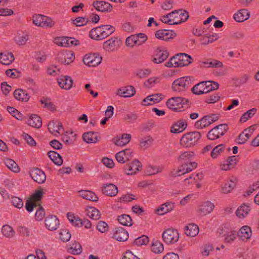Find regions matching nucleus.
I'll return each mask as SVG.
<instances>
[{
	"mask_svg": "<svg viewBox=\"0 0 259 259\" xmlns=\"http://www.w3.org/2000/svg\"><path fill=\"white\" fill-rule=\"evenodd\" d=\"M194 155L192 152L188 151L182 153L179 158V159L183 162H188V161L192 159ZM197 163L195 162H190L189 163H185L183 164L179 170H177L173 175L175 177L180 176L186 173L192 171L193 169L197 167Z\"/></svg>",
	"mask_w": 259,
	"mask_h": 259,
	"instance_id": "1",
	"label": "nucleus"
},
{
	"mask_svg": "<svg viewBox=\"0 0 259 259\" xmlns=\"http://www.w3.org/2000/svg\"><path fill=\"white\" fill-rule=\"evenodd\" d=\"M201 137V135L200 132L188 133L182 136L180 140V144L183 147H191L196 144Z\"/></svg>",
	"mask_w": 259,
	"mask_h": 259,
	"instance_id": "2",
	"label": "nucleus"
},
{
	"mask_svg": "<svg viewBox=\"0 0 259 259\" xmlns=\"http://www.w3.org/2000/svg\"><path fill=\"white\" fill-rule=\"evenodd\" d=\"M191 85V79L189 76H184L175 80L171 85V89L176 92H184Z\"/></svg>",
	"mask_w": 259,
	"mask_h": 259,
	"instance_id": "3",
	"label": "nucleus"
},
{
	"mask_svg": "<svg viewBox=\"0 0 259 259\" xmlns=\"http://www.w3.org/2000/svg\"><path fill=\"white\" fill-rule=\"evenodd\" d=\"M188 102V100L181 97H172L166 102L167 107L175 112H180L183 110V106Z\"/></svg>",
	"mask_w": 259,
	"mask_h": 259,
	"instance_id": "4",
	"label": "nucleus"
},
{
	"mask_svg": "<svg viewBox=\"0 0 259 259\" xmlns=\"http://www.w3.org/2000/svg\"><path fill=\"white\" fill-rule=\"evenodd\" d=\"M163 241L168 244H174L179 239V234L176 229L169 228L165 230L162 233Z\"/></svg>",
	"mask_w": 259,
	"mask_h": 259,
	"instance_id": "5",
	"label": "nucleus"
},
{
	"mask_svg": "<svg viewBox=\"0 0 259 259\" xmlns=\"http://www.w3.org/2000/svg\"><path fill=\"white\" fill-rule=\"evenodd\" d=\"M102 61V57L97 54L86 55L83 58L84 64L89 67H95L99 65Z\"/></svg>",
	"mask_w": 259,
	"mask_h": 259,
	"instance_id": "6",
	"label": "nucleus"
},
{
	"mask_svg": "<svg viewBox=\"0 0 259 259\" xmlns=\"http://www.w3.org/2000/svg\"><path fill=\"white\" fill-rule=\"evenodd\" d=\"M112 238L118 241L124 242L128 239V233L123 228H115L113 230Z\"/></svg>",
	"mask_w": 259,
	"mask_h": 259,
	"instance_id": "7",
	"label": "nucleus"
},
{
	"mask_svg": "<svg viewBox=\"0 0 259 259\" xmlns=\"http://www.w3.org/2000/svg\"><path fill=\"white\" fill-rule=\"evenodd\" d=\"M214 208V205L209 201L202 202L198 207L197 212L200 215L204 216L211 213Z\"/></svg>",
	"mask_w": 259,
	"mask_h": 259,
	"instance_id": "8",
	"label": "nucleus"
},
{
	"mask_svg": "<svg viewBox=\"0 0 259 259\" xmlns=\"http://www.w3.org/2000/svg\"><path fill=\"white\" fill-rule=\"evenodd\" d=\"M142 166V165L139 160H135L125 166V172L127 175L135 174L138 171L141 169Z\"/></svg>",
	"mask_w": 259,
	"mask_h": 259,
	"instance_id": "9",
	"label": "nucleus"
},
{
	"mask_svg": "<svg viewBox=\"0 0 259 259\" xmlns=\"http://www.w3.org/2000/svg\"><path fill=\"white\" fill-rule=\"evenodd\" d=\"M30 175L31 178L38 184L44 183L46 180V176L43 171L38 168L32 169Z\"/></svg>",
	"mask_w": 259,
	"mask_h": 259,
	"instance_id": "10",
	"label": "nucleus"
},
{
	"mask_svg": "<svg viewBox=\"0 0 259 259\" xmlns=\"http://www.w3.org/2000/svg\"><path fill=\"white\" fill-rule=\"evenodd\" d=\"M220 234L221 237L226 243H232L236 238L237 234L235 231L232 230H221Z\"/></svg>",
	"mask_w": 259,
	"mask_h": 259,
	"instance_id": "11",
	"label": "nucleus"
},
{
	"mask_svg": "<svg viewBox=\"0 0 259 259\" xmlns=\"http://www.w3.org/2000/svg\"><path fill=\"white\" fill-rule=\"evenodd\" d=\"M75 59L74 54L72 52H64L58 55L57 60L64 64H69Z\"/></svg>",
	"mask_w": 259,
	"mask_h": 259,
	"instance_id": "12",
	"label": "nucleus"
},
{
	"mask_svg": "<svg viewBox=\"0 0 259 259\" xmlns=\"http://www.w3.org/2000/svg\"><path fill=\"white\" fill-rule=\"evenodd\" d=\"M59 224V220L55 215H49L45 219L46 226L50 231L56 230Z\"/></svg>",
	"mask_w": 259,
	"mask_h": 259,
	"instance_id": "13",
	"label": "nucleus"
},
{
	"mask_svg": "<svg viewBox=\"0 0 259 259\" xmlns=\"http://www.w3.org/2000/svg\"><path fill=\"white\" fill-rule=\"evenodd\" d=\"M168 55L169 54L167 50L157 48L155 50L154 58L152 61L156 64L161 63L168 58Z\"/></svg>",
	"mask_w": 259,
	"mask_h": 259,
	"instance_id": "14",
	"label": "nucleus"
},
{
	"mask_svg": "<svg viewBox=\"0 0 259 259\" xmlns=\"http://www.w3.org/2000/svg\"><path fill=\"white\" fill-rule=\"evenodd\" d=\"M155 36L159 39L168 40L169 39L173 38L176 36V33L173 31L161 29L156 31Z\"/></svg>",
	"mask_w": 259,
	"mask_h": 259,
	"instance_id": "15",
	"label": "nucleus"
},
{
	"mask_svg": "<svg viewBox=\"0 0 259 259\" xmlns=\"http://www.w3.org/2000/svg\"><path fill=\"white\" fill-rule=\"evenodd\" d=\"M93 6L96 10L102 12H110L112 10V5L104 1H94Z\"/></svg>",
	"mask_w": 259,
	"mask_h": 259,
	"instance_id": "16",
	"label": "nucleus"
},
{
	"mask_svg": "<svg viewBox=\"0 0 259 259\" xmlns=\"http://www.w3.org/2000/svg\"><path fill=\"white\" fill-rule=\"evenodd\" d=\"M102 192L104 194L113 197L115 196L118 193L117 187L113 184H106L102 187Z\"/></svg>",
	"mask_w": 259,
	"mask_h": 259,
	"instance_id": "17",
	"label": "nucleus"
},
{
	"mask_svg": "<svg viewBox=\"0 0 259 259\" xmlns=\"http://www.w3.org/2000/svg\"><path fill=\"white\" fill-rule=\"evenodd\" d=\"M176 14H178V10H175L166 15L162 16L161 20L163 23L169 25L179 24L181 23V22H177V21H175L176 18H175L174 17L176 16Z\"/></svg>",
	"mask_w": 259,
	"mask_h": 259,
	"instance_id": "18",
	"label": "nucleus"
},
{
	"mask_svg": "<svg viewBox=\"0 0 259 259\" xmlns=\"http://www.w3.org/2000/svg\"><path fill=\"white\" fill-rule=\"evenodd\" d=\"M163 98V95L161 94H153L147 96L144 99L142 102V105L144 106H148L152 104L150 102L153 103H159Z\"/></svg>",
	"mask_w": 259,
	"mask_h": 259,
	"instance_id": "19",
	"label": "nucleus"
},
{
	"mask_svg": "<svg viewBox=\"0 0 259 259\" xmlns=\"http://www.w3.org/2000/svg\"><path fill=\"white\" fill-rule=\"evenodd\" d=\"M136 93V91L133 86L130 85L117 90V95L124 98L131 97Z\"/></svg>",
	"mask_w": 259,
	"mask_h": 259,
	"instance_id": "20",
	"label": "nucleus"
},
{
	"mask_svg": "<svg viewBox=\"0 0 259 259\" xmlns=\"http://www.w3.org/2000/svg\"><path fill=\"white\" fill-rule=\"evenodd\" d=\"M58 83L62 89L67 90L72 87L73 80L70 76H62L58 79Z\"/></svg>",
	"mask_w": 259,
	"mask_h": 259,
	"instance_id": "21",
	"label": "nucleus"
},
{
	"mask_svg": "<svg viewBox=\"0 0 259 259\" xmlns=\"http://www.w3.org/2000/svg\"><path fill=\"white\" fill-rule=\"evenodd\" d=\"M234 20L238 22H243L249 18L248 11L246 9H241L235 13L233 16Z\"/></svg>",
	"mask_w": 259,
	"mask_h": 259,
	"instance_id": "22",
	"label": "nucleus"
},
{
	"mask_svg": "<svg viewBox=\"0 0 259 259\" xmlns=\"http://www.w3.org/2000/svg\"><path fill=\"white\" fill-rule=\"evenodd\" d=\"M251 230L248 226L242 227L238 232V236L242 240L249 239L251 236Z\"/></svg>",
	"mask_w": 259,
	"mask_h": 259,
	"instance_id": "23",
	"label": "nucleus"
},
{
	"mask_svg": "<svg viewBox=\"0 0 259 259\" xmlns=\"http://www.w3.org/2000/svg\"><path fill=\"white\" fill-rule=\"evenodd\" d=\"M187 126L186 121L184 119H180L172 126L170 131L172 133H181L187 127Z\"/></svg>",
	"mask_w": 259,
	"mask_h": 259,
	"instance_id": "24",
	"label": "nucleus"
},
{
	"mask_svg": "<svg viewBox=\"0 0 259 259\" xmlns=\"http://www.w3.org/2000/svg\"><path fill=\"white\" fill-rule=\"evenodd\" d=\"M237 159L236 156H230L227 160L221 165V168L224 170H228L233 168L236 164Z\"/></svg>",
	"mask_w": 259,
	"mask_h": 259,
	"instance_id": "25",
	"label": "nucleus"
},
{
	"mask_svg": "<svg viewBox=\"0 0 259 259\" xmlns=\"http://www.w3.org/2000/svg\"><path fill=\"white\" fill-rule=\"evenodd\" d=\"M117 37H113L105 41L103 44V48L106 51L113 52L118 42Z\"/></svg>",
	"mask_w": 259,
	"mask_h": 259,
	"instance_id": "26",
	"label": "nucleus"
},
{
	"mask_svg": "<svg viewBox=\"0 0 259 259\" xmlns=\"http://www.w3.org/2000/svg\"><path fill=\"white\" fill-rule=\"evenodd\" d=\"M80 196L83 199L96 202L98 201V197L96 194L90 190H81L78 192Z\"/></svg>",
	"mask_w": 259,
	"mask_h": 259,
	"instance_id": "27",
	"label": "nucleus"
},
{
	"mask_svg": "<svg viewBox=\"0 0 259 259\" xmlns=\"http://www.w3.org/2000/svg\"><path fill=\"white\" fill-rule=\"evenodd\" d=\"M185 231L187 236L193 237L198 234L199 228L195 224H190L185 227Z\"/></svg>",
	"mask_w": 259,
	"mask_h": 259,
	"instance_id": "28",
	"label": "nucleus"
},
{
	"mask_svg": "<svg viewBox=\"0 0 259 259\" xmlns=\"http://www.w3.org/2000/svg\"><path fill=\"white\" fill-rule=\"evenodd\" d=\"M250 210V207L249 205L243 204L238 208L236 214L238 218L243 219L247 215Z\"/></svg>",
	"mask_w": 259,
	"mask_h": 259,
	"instance_id": "29",
	"label": "nucleus"
},
{
	"mask_svg": "<svg viewBox=\"0 0 259 259\" xmlns=\"http://www.w3.org/2000/svg\"><path fill=\"white\" fill-rule=\"evenodd\" d=\"M14 96L16 99L22 102H27L29 99V96L26 91L22 89H17L14 92Z\"/></svg>",
	"mask_w": 259,
	"mask_h": 259,
	"instance_id": "30",
	"label": "nucleus"
},
{
	"mask_svg": "<svg viewBox=\"0 0 259 259\" xmlns=\"http://www.w3.org/2000/svg\"><path fill=\"white\" fill-rule=\"evenodd\" d=\"M174 207V203L172 202H166L162 205L156 209V212L159 215H162L173 209Z\"/></svg>",
	"mask_w": 259,
	"mask_h": 259,
	"instance_id": "31",
	"label": "nucleus"
},
{
	"mask_svg": "<svg viewBox=\"0 0 259 259\" xmlns=\"http://www.w3.org/2000/svg\"><path fill=\"white\" fill-rule=\"evenodd\" d=\"M28 124L36 128H39L41 126L42 121L41 118L37 115L33 114L30 116L27 121Z\"/></svg>",
	"mask_w": 259,
	"mask_h": 259,
	"instance_id": "32",
	"label": "nucleus"
},
{
	"mask_svg": "<svg viewBox=\"0 0 259 259\" xmlns=\"http://www.w3.org/2000/svg\"><path fill=\"white\" fill-rule=\"evenodd\" d=\"M131 140V135L128 134H123L121 138L114 139L115 144L119 146H123L128 143Z\"/></svg>",
	"mask_w": 259,
	"mask_h": 259,
	"instance_id": "33",
	"label": "nucleus"
},
{
	"mask_svg": "<svg viewBox=\"0 0 259 259\" xmlns=\"http://www.w3.org/2000/svg\"><path fill=\"white\" fill-rule=\"evenodd\" d=\"M49 157L56 165L60 166L63 163V159L61 155L57 152L50 151L48 153Z\"/></svg>",
	"mask_w": 259,
	"mask_h": 259,
	"instance_id": "34",
	"label": "nucleus"
},
{
	"mask_svg": "<svg viewBox=\"0 0 259 259\" xmlns=\"http://www.w3.org/2000/svg\"><path fill=\"white\" fill-rule=\"evenodd\" d=\"M82 138L83 141L87 143H95L98 141L97 133L93 132H89L83 134Z\"/></svg>",
	"mask_w": 259,
	"mask_h": 259,
	"instance_id": "35",
	"label": "nucleus"
},
{
	"mask_svg": "<svg viewBox=\"0 0 259 259\" xmlns=\"http://www.w3.org/2000/svg\"><path fill=\"white\" fill-rule=\"evenodd\" d=\"M14 60L13 54L11 53H1L0 62L4 65H9Z\"/></svg>",
	"mask_w": 259,
	"mask_h": 259,
	"instance_id": "36",
	"label": "nucleus"
},
{
	"mask_svg": "<svg viewBox=\"0 0 259 259\" xmlns=\"http://www.w3.org/2000/svg\"><path fill=\"white\" fill-rule=\"evenodd\" d=\"M101 26L92 29L89 33L90 37L93 39L100 40L103 39Z\"/></svg>",
	"mask_w": 259,
	"mask_h": 259,
	"instance_id": "37",
	"label": "nucleus"
},
{
	"mask_svg": "<svg viewBox=\"0 0 259 259\" xmlns=\"http://www.w3.org/2000/svg\"><path fill=\"white\" fill-rule=\"evenodd\" d=\"M208 115L203 116L195 123V127L197 129H203L211 124Z\"/></svg>",
	"mask_w": 259,
	"mask_h": 259,
	"instance_id": "38",
	"label": "nucleus"
},
{
	"mask_svg": "<svg viewBox=\"0 0 259 259\" xmlns=\"http://www.w3.org/2000/svg\"><path fill=\"white\" fill-rule=\"evenodd\" d=\"M62 127V123L59 121H52L50 122L48 124V129L50 132L52 134L59 133V130Z\"/></svg>",
	"mask_w": 259,
	"mask_h": 259,
	"instance_id": "39",
	"label": "nucleus"
},
{
	"mask_svg": "<svg viewBox=\"0 0 259 259\" xmlns=\"http://www.w3.org/2000/svg\"><path fill=\"white\" fill-rule=\"evenodd\" d=\"M103 38L104 39L112 34L115 30L114 27L111 25H101Z\"/></svg>",
	"mask_w": 259,
	"mask_h": 259,
	"instance_id": "40",
	"label": "nucleus"
},
{
	"mask_svg": "<svg viewBox=\"0 0 259 259\" xmlns=\"http://www.w3.org/2000/svg\"><path fill=\"white\" fill-rule=\"evenodd\" d=\"M178 57H179L180 64L182 65V67L187 66L192 62L191 60H192V58L187 54H178Z\"/></svg>",
	"mask_w": 259,
	"mask_h": 259,
	"instance_id": "41",
	"label": "nucleus"
},
{
	"mask_svg": "<svg viewBox=\"0 0 259 259\" xmlns=\"http://www.w3.org/2000/svg\"><path fill=\"white\" fill-rule=\"evenodd\" d=\"M5 164L10 170L14 172H18L20 171L18 165L12 159H6L5 160Z\"/></svg>",
	"mask_w": 259,
	"mask_h": 259,
	"instance_id": "42",
	"label": "nucleus"
},
{
	"mask_svg": "<svg viewBox=\"0 0 259 259\" xmlns=\"http://www.w3.org/2000/svg\"><path fill=\"white\" fill-rule=\"evenodd\" d=\"M165 65L167 67H182V65L180 64L179 57H178V54L172 57L170 59L165 63Z\"/></svg>",
	"mask_w": 259,
	"mask_h": 259,
	"instance_id": "43",
	"label": "nucleus"
},
{
	"mask_svg": "<svg viewBox=\"0 0 259 259\" xmlns=\"http://www.w3.org/2000/svg\"><path fill=\"white\" fill-rule=\"evenodd\" d=\"M204 92L207 93L211 91L217 90L219 88V84L218 82L212 81H204Z\"/></svg>",
	"mask_w": 259,
	"mask_h": 259,
	"instance_id": "44",
	"label": "nucleus"
},
{
	"mask_svg": "<svg viewBox=\"0 0 259 259\" xmlns=\"http://www.w3.org/2000/svg\"><path fill=\"white\" fill-rule=\"evenodd\" d=\"M118 222L125 226H131L132 225V220L131 217L127 214H122L118 218Z\"/></svg>",
	"mask_w": 259,
	"mask_h": 259,
	"instance_id": "45",
	"label": "nucleus"
},
{
	"mask_svg": "<svg viewBox=\"0 0 259 259\" xmlns=\"http://www.w3.org/2000/svg\"><path fill=\"white\" fill-rule=\"evenodd\" d=\"M87 214L90 218L94 220H98L100 218L99 210L94 207H90L87 210Z\"/></svg>",
	"mask_w": 259,
	"mask_h": 259,
	"instance_id": "46",
	"label": "nucleus"
},
{
	"mask_svg": "<svg viewBox=\"0 0 259 259\" xmlns=\"http://www.w3.org/2000/svg\"><path fill=\"white\" fill-rule=\"evenodd\" d=\"M203 81H201L197 84L195 85L192 89L191 91L194 94L199 95L205 94V88Z\"/></svg>",
	"mask_w": 259,
	"mask_h": 259,
	"instance_id": "47",
	"label": "nucleus"
},
{
	"mask_svg": "<svg viewBox=\"0 0 259 259\" xmlns=\"http://www.w3.org/2000/svg\"><path fill=\"white\" fill-rule=\"evenodd\" d=\"M256 109L253 108L245 113H244L240 118V121L241 122H245L252 116H253L256 112Z\"/></svg>",
	"mask_w": 259,
	"mask_h": 259,
	"instance_id": "48",
	"label": "nucleus"
},
{
	"mask_svg": "<svg viewBox=\"0 0 259 259\" xmlns=\"http://www.w3.org/2000/svg\"><path fill=\"white\" fill-rule=\"evenodd\" d=\"M43 195V192L41 190H36L31 196L29 200H31L38 205H40L39 202L41 201Z\"/></svg>",
	"mask_w": 259,
	"mask_h": 259,
	"instance_id": "49",
	"label": "nucleus"
},
{
	"mask_svg": "<svg viewBox=\"0 0 259 259\" xmlns=\"http://www.w3.org/2000/svg\"><path fill=\"white\" fill-rule=\"evenodd\" d=\"M151 249L155 253H160L163 251L164 247L161 242L155 241L152 244Z\"/></svg>",
	"mask_w": 259,
	"mask_h": 259,
	"instance_id": "50",
	"label": "nucleus"
},
{
	"mask_svg": "<svg viewBox=\"0 0 259 259\" xmlns=\"http://www.w3.org/2000/svg\"><path fill=\"white\" fill-rule=\"evenodd\" d=\"M3 234L7 237H12L15 235V231L13 228L9 225H4L2 229Z\"/></svg>",
	"mask_w": 259,
	"mask_h": 259,
	"instance_id": "51",
	"label": "nucleus"
},
{
	"mask_svg": "<svg viewBox=\"0 0 259 259\" xmlns=\"http://www.w3.org/2000/svg\"><path fill=\"white\" fill-rule=\"evenodd\" d=\"M224 148L225 145L223 144H220L215 146L211 151L210 155L211 157L212 158H217L222 153Z\"/></svg>",
	"mask_w": 259,
	"mask_h": 259,
	"instance_id": "52",
	"label": "nucleus"
},
{
	"mask_svg": "<svg viewBox=\"0 0 259 259\" xmlns=\"http://www.w3.org/2000/svg\"><path fill=\"white\" fill-rule=\"evenodd\" d=\"M218 128V126H215L208 132L207 137L209 140H214L221 137L219 132H217Z\"/></svg>",
	"mask_w": 259,
	"mask_h": 259,
	"instance_id": "53",
	"label": "nucleus"
},
{
	"mask_svg": "<svg viewBox=\"0 0 259 259\" xmlns=\"http://www.w3.org/2000/svg\"><path fill=\"white\" fill-rule=\"evenodd\" d=\"M236 186V183L233 181H230L227 182L222 188V191L224 193H230Z\"/></svg>",
	"mask_w": 259,
	"mask_h": 259,
	"instance_id": "54",
	"label": "nucleus"
},
{
	"mask_svg": "<svg viewBox=\"0 0 259 259\" xmlns=\"http://www.w3.org/2000/svg\"><path fill=\"white\" fill-rule=\"evenodd\" d=\"M7 111L18 120L23 119V115L14 107L8 106Z\"/></svg>",
	"mask_w": 259,
	"mask_h": 259,
	"instance_id": "55",
	"label": "nucleus"
},
{
	"mask_svg": "<svg viewBox=\"0 0 259 259\" xmlns=\"http://www.w3.org/2000/svg\"><path fill=\"white\" fill-rule=\"evenodd\" d=\"M134 35H135L137 46L142 45L147 40L148 38L147 36L143 33H137L136 34H134Z\"/></svg>",
	"mask_w": 259,
	"mask_h": 259,
	"instance_id": "56",
	"label": "nucleus"
},
{
	"mask_svg": "<svg viewBox=\"0 0 259 259\" xmlns=\"http://www.w3.org/2000/svg\"><path fill=\"white\" fill-rule=\"evenodd\" d=\"M55 24V22L48 17L44 16L42 20L41 26L44 28H51Z\"/></svg>",
	"mask_w": 259,
	"mask_h": 259,
	"instance_id": "57",
	"label": "nucleus"
},
{
	"mask_svg": "<svg viewBox=\"0 0 259 259\" xmlns=\"http://www.w3.org/2000/svg\"><path fill=\"white\" fill-rule=\"evenodd\" d=\"M162 168L159 166H149L146 169V173L148 175H155L162 171Z\"/></svg>",
	"mask_w": 259,
	"mask_h": 259,
	"instance_id": "58",
	"label": "nucleus"
},
{
	"mask_svg": "<svg viewBox=\"0 0 259 259\" xmlns=\"http://www.w3.org/2000/svg\"><path fill=\"white\" fill-rule=\"evenodd\" d=\"M60 239L65 242H68L71 237V234L67 229H62L60 232Z\"/></svg>",
	"mask_w": 259,
	"mask_h": 259,
	"instance_id": "59",
	"label": "nucleus"
},
{
	"mask_svg": "<svg viewBox=\"0 0 259 259\" xmlns=\"http://www.w3.org/2000/svg\"><path fill=\"white\" fill-rule=\"evenodd\" d=\"M149 242V238L146 235H142L135 239L134 243L138 246L146 245Z\"/></svg>",
	"mask_w": 259,
	"mask_h": 259,
	"instance_id": "60",
	"label": "nucleus"
},
{
	"mask_svg": "<svg viewBox=\"0 0 259 259\" xmlns=\"http://www.w3.org/2000/svg\"><path fill=\"white\" fill-rule=\"evenodd\" d=\"M17 232L22 236L29 237L31 235L29 229L24 226H19L17 228Z\"/></svg>",
	"mask_w": 259,
	"mask_h": 259,
	"instance_id": "61",
	"label": "nucleus"
},
{
	"mask_svg": "<svg viewBox=\"0 0 259 259\" xmlns=\"http://www.w3.org/2000/svg\"><path fill=\"white\" fill-rule=\"evenodd\" d=\"M160 81V79L158 77H153L149 78L147 80H146L144 84L148 88H151L153 87L155 84L158 83Z\"/></svg>",
	"mask_w": 259,
	"mask_h": 259,
	"instance_id": "62",
	"label": "nucleus"
},
{
	"mask_svg": "<svg viewBox=\"0 0 259 259\" xmlns=\"http://www.w3.org/2000/svg\"><path fill=\"white\" fill-rule=\"evenodd\" d=\"M153 141V139L151 136L146 137L141 141V147L142 148H147L150 146Z\"/></svg>",
	"mask_w": 259,
	"mask_h": 259,
	"instance_id": "63",
	"label": "nucleus"
},
{
	"mask_svg": "<svg viewBox=\"0 0 259 259\" xmlns=\"http://www.w3.org/2000/svg\"><path fill=\"white\" fill-rule=\"evenodd\" d=\"M151 73L150 69H140L137 71L136 75L139 78H145L149 75Z\"/></svg>",
	"mask_w": 259,
	"mask_h": 259,
	"instance_id": "64",
	"label": "nucleus"
}]
</instances>
